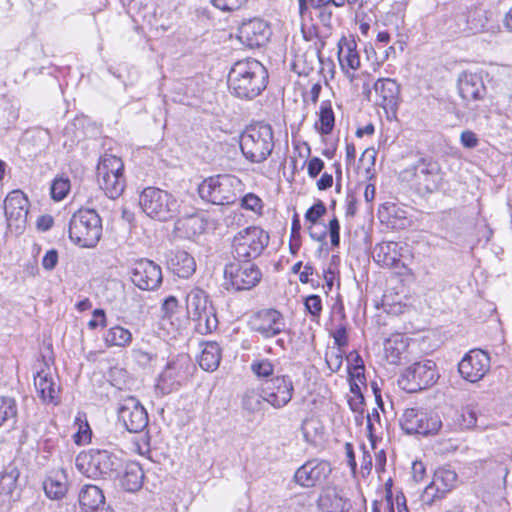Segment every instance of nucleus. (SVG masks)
Wrapping results in <instances>:
<instances>
[{
    "mask_svg": "<svg viewBox=\"0 0 512 512\" xmlns=\"http://www.w3.org/2000/svg\"><path fill=\"white\" fill-rule=\"evenodd\" d=\"M268 72L261 62L246 58L233 64L228 73V87L231 93L245 100H251L266 88Z\"/></svg>",
    "mask_w": 512,
    "mask_h": 512,
    "instance_id": "nucleus-1",
    "label": "nucleus"
},
{
    "mask_svg": "<svg viewBox=\"0 0 512 512\" xmlns=\"http://www.w3.org/2000/svg\"><path fill=\"white\" fill-rule=\"evenodd\" d=\"M274 148L272 127L256 123L246 127L240 135V149L243 156L252 163L264 162Z\"/></svg>",
    "mask_w": 512,
    "mask_h": 512,
    "instance_id": "nucleus-2",
    "label": "nucleus"
},
{
    "mask_svg": "<svg viewBox=\"0 0 512 512\" xmlns=\"http://www.w3.org/2000/svg\"><path fill=\"white\" fill-rule=\"evenodd\" d=\"M102 220L94 209H79L69 221V238L83 248H94L102 236Z\"/></svg>",
    "mask_w": 512,
    "mask_h": 512,
    "instance_id": "nucleus-3",
    "label": "nucleus"
},
{
    "mask_svg": "<svg viewBox=\"0 0 512 512\" xmlns=\"http://www.w3.org/2000/svg\"><path fill=\"white\" fill-rule=\"evenodd\" d=\"M241 181L234 175L219 174L203 180L198 193L204 201L214 205H231L235 203L240 191Z\"/></svg>",
    "mask_w": 512,
    "mask_h": 512,
    "instance_id": "nucleus-4",
    "label": "nucleus"
},
{
    "mask_svg": "<svg viewBox=\"0 0 512 512\" xmlns=\"http://www.w3.org/2000/svg\"><path fill=\"white\" fill-rule=\"evenodd\" d=\"M75 466L88 478H111L117 473L119 459L108 450L90 449L77 455Z\"/></svg>",
    "mask_w": 512,
    "mask_h": 512,
    "instance_id": "nucleus-5",
    "label": "nucleus"
},
{
    "mask_svg": "<svg viewBox=\"0 0 512 512\" xmlns=\"http://www.w3.org/2000/svg\"><path fill=\"white\" fill-rule=\"evenodd\" d=\"M269 234L258 226L240 230L232 240V254L238 261L258 258L269 244Z\"/></svg>",
    "mask_w": 512,
    "mask_h": 512,
    "instance_id": "nucleus-6",
    "label": "nucleus"
},
{
    "mask_svg": "<svg viewBox=\"0 0 512 512\" xmlns=\"http://www.w3.org/2000/svg\"><path fill=\"white\" fill-rule=\"evenodd\" d=\"M139 205L149 217L159 221H167L179 212L178 200L159 188L147 187L139 197Z\"/></svg>",
    "mask_w": 512,
    "mask_h": 512,
    "instance_id": "nucleus-7",
    "label": "nucleus"
},
{
    "mask_svg": "<svg viewBox=\"0 0 512 512\" xmlns=\"http://www.w3.org/2000/svg\"><path fill=\"white\" fill-rule=\"evenodd\" d=\"M97 179L100 188L110 199L121 196L126 186L121 158L104 154L97 166Z\"/></svg>",
    "mask_w": 512,
    "mask_h": 512,
    "instance_id": "nucleus-8",
    "label": "nucleus"
},
{
    "mask_svg": "<svg viewBox=\"0 0 512 512\" xmlns=\"http://www.w3.org/2000/svg\"><path fill=\"white\" fill-rule=\"evenodd\" d=\"M187 315L196 323L200 334H208L218 327V319L212 306H208V296L200 288H193L186 296Z\"/></svg>",
    "mask_w": 512,
    "mask_h": 512,
    "instance_id": "nucleus-9",
    "label": "nucleus"
},
{
    "mask_svg": "<svg viewBox=\"0 0 512 512\" xmlns=\"http://www.w3.org/2000/svg\"><path fill=\"white\" fill-rule=\"evenodd\" d=\"M439 379L436 363L422 360L406 368L401 383L408 392H416L433 386Z\"/></svg>",
    "mask_w": 512,
    "mask_h": 512,
    "instance_id": "nucleus-10",
    "label": "nucleus"
},
{
    "mask_svg": "<svg viewBox=\"0 0 512 512\" xmlns=\"http://www.w3.org/2000/svg\"><path fill=\"white\" fill-rule=\"evenodd\" d=\"M399 422L405 433L423 436L436 434L442 426L437 414H429L415 408L406 409Z\"/></svg>",
    "mask_w": 512,
    "mask_h": 512,
    "instance_id": "nucleus-11",
    "label": "nucleus"
},
{
    "mask_svg": "<svg viewBox=\"0 0 512 512\" xmlns=\"http://www.w3.org/2000/svg\"><path fill=\"white\" fill-rule=\"evenodd\" d=\"M224 276L232 288L241 291L255 287L260 282L262 273L256 264L251 261H243L242 264H227L224 269Z\"/></svg>",
    "mask_w": 512,
    "mask_h": 512,
    "instance_id": "nucleus-12",
    "label": "nucleus"
},
{
    "mask_svg": "<svg viewBox=\"0 0 512 512\" xmlns=\"http://www.w3.org/2000/svg\"><path fill=\"white\" fill-rule=\"evenodd\" d=\"M118 420L131 433H140L148 425V413L134 396L122 399L117 408Z\"/></svg>",
    "mask_w": 512,
    "mask_h": 512,
    "instance_id": "nucleus-13",
    "label": "nucleus"
},
{
    "mask_svg": "<svg viewBox=\"0 0 512 512\" xmlns=\"http://www.w3.org/2000/svg\"><path fill=\"white\" fill-rule=\"evenodd\" d=\"M29 201L27 196L20 190L11 191L4 200V213L7 226L21 233L27 223Z\"/></svg>",
    "mask_w": 512,
    "mask_h": 512,
    "instance_id": "nucleus-14",
    "label": "nucleus"
},
{
    "mask_svg": "<svg viewBox=\"0 0 512 512\" xmlns=\"http://www.w3.org/2000/svg\"><path fill=\"white\" fill-rule=\"evenodd\" d=\"M249 327L263 338L270 339L284 330L285 320L276 309H262L251 316Z\"/></svg>",
    "mask_w": 512,
    "mask_h": 512,
    "instance_id": "nucleus-15",
    "label": "nucleus"
},
{
    "mask_svg": "<svg viewBox=\"0 0 512 512\" xmlns=\"http://www.w3.org/2000/svg\"><path fill=\"white\" fill-rule=\"evenodd\" d=\"M191 367L192 364L188 355H178L167 363L159 376L158 386L168 392L176 389L188 379Z\"/></svg>",
    "mask_w": 512,
    "mask_h": 512,
    "instance_id": "nucleus-16",
    "label": "nucleus"
},
{
    "mask_svg": "<svg viewBox=\"0 0 512 512\" xmlns=\"http://www.w3.org/2000/svg\"><path fill=\"white\" fill-rule=\"evenodd\" d=\"M262 386L267 397V404L274 409L285 407L293 398L294 384L288 375L272 377Z\"/></svg>",
    "mask_w": 512,
    "mask_h": 512,
    "instance_id": "nucleus-17",
    "label": "nucleus"
},
{
    "mask_svg": "<svg viewBox=\"0 0 512 512\" xmlns=\"http://www.w3.org/2000/svg\"><path fill=\"white\" fill-rule=\"evenodd\" d=\"M414 175L419 185L427 193L439 190L444 179V173L439 162L431 157H423L416 162Z\"/></svg>",
    "mask_w": 512,
    "mask_h": 512,
    "instance_id": "nucleus-18",
    "label": "nucleus"
},
{
    "mask_svg": "<svg viewBox=\"0 0 512 512\" xmlns=\"http://www.w3.org/2000/svg\"><path fill=\"white\" fill-rule=\"evenodd\" d=\"M131 281L141 290H155L162 283L161 267L151 260L141 259L132 268Z\"/></svg>",
    "mask_w": 512,
    "mask_h": 512,
    "instance_id": "nucleus-19",
    "label": "nucleus"
},
{
    "mask_svg": "<svg viewBox=\"0 0 512 512\" xmlns=\"http://www.w3.org/2000/svg\"><path fill=\"white\" fill-rule=\"evenodd\" d=\"M458 91L470 110L477 108L476 102L485 98L487 90L482 77L477 73L463 72L458 79Z\"/></svg>",
    "mask_w": 512,
    "mask_h": 512,
    "instance_id": "nucleus-20",
    "label": "nucleus"
},
{
    "mask_svg": "<svg viewBox=\"0 0 512 512\" xmlns=\"http://www.w3.org/2000/svg\"><path fill=\"white\" fill-rule=\"evenodd\" d=\"M331 472L332 468L327 461L312 459L296 470L294 480L302 487L311 488L323 483Z\"/></svg>",
    "mask_w": 512,
    "mask_h": 512,
    "instance_id": "nucleus-21",
    "label": "nucleus"
},
{
    "mask_svg": "<svg viewBox=\"0 0 512 512\" xmlns=\"http://www.w3.org/2000/svg\"><path fill=\"white\" fill-rule=\"evenodd\" d=\"M489 368V355L480 349L469 351L458 365L461 376L470 382H477L482 379Z\"/></svg>",
    "mask_w": 512,
    "mask_h": 512,
    "instance_id": "nucleus-22",
    "label": "nucleus"
},
{
    "mask_svg": "<svg viewBox=\"0 0 512 512\" xmlns=\"http://www.w3.org/2000/svg\"><path fill=\"white\" fill-rule=\"evenodd\" d=\"M457 480V473L450 467L438 468L434 473L433 481L424 490V500L427 504H431L435 498L443 497L456 487Z\"/></svg>",
    "mask_w": 512,
    "mask_h": 512,
    "instance_id": "nucleus-23",
    "label": "nucleus"
},
{
    "mask_svg": "<svg viewBox=\"0 0 512 512\" xmlns=\"http://www.w3.org/2000/svg\"><path fill=\"white\" fill-rule=\"evenodd\" d=\"M374 90L378 96V105L385 110H396L400 97V85L394 79H378L374 84Z\"/></svg>",
    "mask_w": 512,
    "mask_h": 512,
    "instance_id": "nucleus-24",
    "label": "nucleus"
},
{
    "mask_svg": "<svg viewBox=\"0 0 512 512\" xmlns=\"http://www.w3.org/2000/svg\"><path fill=\"white\" fill-rule=\"evenodd\" d=\"M169 270L180 278L188 279L196 271L195 259L184 250H172L166 256Z\"/></svg>",
    "mask_w": 512,
    "mask_h": 512,
    "instance_id": "nucleus-25",
    "label": "nucleus"
},
{
    "mask_svg": "<svg viewBox=\"0 0 512 512\" xmlns=\"http://www.w3.org/2000/svg\"><path fill=\"white\" fill-rule=\"evenodd\" d=\"M338 59L341 68L348 72L349 69L356 70L360 67V57L356 51V42L353 35L342 36L338 41Z\"/></svg>",
    "mask_w": 512,
    "mask_h": 512,
    "instance_id": "nucleus-26",
    "label": "nucleus"
},
{
    "mask_svg": "<svg viewBox=\"0 0 512 512\" xmlns=\"http://www.w3.org/2000/svg\"><path fill=\"white\" fill-rule=\"evenodd\" d=\"M43 489L50 499H62L68 491L67 474L63 469L52 470L43 482Z\"/></svg>",
    "mask_w": 512,
    "mask_h": 512,
    "instance_id": "nucleus-27",
    "label": "nucleus"
},
{
    "mask_svg": "<svg viewBox=\"0 0 512 512\" xmlns=\"http://www.w3.org/2000/svg\"><path fill=\"white\" fill-rule=\"evenodd\" d=\"M34 385L38 396L44 403H58L59 387L53 381V378L49 373L44 370L39 371L34 377Z\"/></svg>",
    "mask_w": 512,
    "mask_h": 512,
    "instance_id": "nucleus-28",
    "label": "nucleus"
},
{
    "mask_svg": "<svg viewBox=\"0 0 512 512\" xmlns=\"http://www.w3.org/2000/svg\"><path fill=\"white\" fill-rule=\"evenodd\" d=\"M321 512H348V501L334 488H327L319 495L317 501Z\"/></svg>",
    "mask_w": 512,
    "mask_h": 512,
    "instance_id": "nucleus-29",
    "label": "nucleus"
},
{
    "mask_svg": "<svg viewBox=\"0 0 512 512\" xmlns=\"http://www.w3.org/2000/svg\"><path fill=\"white\" fill-rule=\"evenodd\" d=\"M105 504L102 490L96 485H84L79 492V505L82 512H94Z\"/></svg>",
    "mask_w": 512,
    "mask_h": 512,
    "instance_id": "nucleus-30",
    "label": "nucleus"
},
{
    "mask_svg": "<svg viewBox=\"0 0 512 512\" xmlns=\"http://www.w3.org/2000/svg\"><path fill=\"white\" fill-rule=\"evenodd\" d=\"M399 244L393 241L378 244L374 249V260L382 266L397 268L401 262Z\"/></svg>",
    "mask_w": 512,
    "mask_h": 512,
    "instance_id": "nucleus-31",
    "label": "nucleus"
},
{
    "mask_svg": "<svg viewBox=\"0 0 512 512\" xmlns=\"http://www.w3.org/2000/svg\"><path fill=\"white\" fill-rule=\"evenodd\" d=\"M267 397L263 386L248 388L241 397L242 408L248 414H256L264 409Z\"/></svg>",
    "mask_w": 512,
    "mask_h": 512,
    "instance_id": "nucleus-32",
    "label": "nucleus"
},
{
    "mask_svg": "<svg viewBox=\"0 0 512 512\" xmlns=\"http://www.w3.org/2000/svg\"><path fill=\"white\" fill-rule=\"evenodd\" d=\"M144 472L139 463L131 461L125 465L120 479L121 486L128 492L138 491L143 484Z\"/></svg>",
    "mask_w": 512,
    "mask_h": 512,
    "instance_id": "nucleus-33",
    "label": "nucleus"
},
{
    "mask_svg": "<svg viewBox=\"0 0 512 512\" xmlns=\"http://www.w3.org/2000/svg\"><path fill=\"white\" fill-rule=\"evenodd\" d=\"M201 354L198 359L200 367L205 371H214L221 361V349L216 342L201 344Z\"/></svg>",
    "mask_w": 512,
    "mask_h": 512,
    "instance_id": "nucleus-34",
    "label": "nucleus"
},
{
    "mask_svg": "<svg viewBox=\"0 0 512 512\" xmlns=\"http://www.w3.org/2000/svg\"><path fill=\"white\" fill-rule=\"evenodd\" d=\"M321 62L320 48L308 50L302 55H296L293 62V70L300 76H309L315 69V65Z\"/></svg>",
    "mask_w": 512,
    "mask_h": 512,
    "instance_id": "nucleus-35",
    "label": "nucleus"
},
{
    "mask_svg": "<svg viewBox=\"0 0 512 512\" xmlns=\"http://www.w3.org/2000/svg\"><path fill=\"white\" fill-rule=\"evenodd\" d=\"M18 406L14 398L0 396V428L12 427L17 422Z\"/></svg>",
    "mask_w": 512,
    "mask_h": 512,
    "instance_id": "nucleus-36",
    "label": "nucleus"
},
{
    "mask_svg": "<svg viewBox=\"0 0 512 512\" xmlns=\"http://www.w3.org/2000/svg\"><path fill=\"white\" fill-rule=\"evenodd\" d=\"M104 341L109 347H126L132 342V333L122 326H114L106 331Z\"/></svg>",
    "mask_w": 512,
    "mask_h": 512,
    "instance_id": "nucleus-37",
    "label": "nucleus"
},
{
    "mask_svg": "<svg viewBox=\"0 0 512 512\" xmlns=\"http://www.w3.org/2000/svg\"><path fill=\"white\" fill-rule=\"evenodd\" d=\"M319 124L316 123V128L323 135H328L332 132L335 124L334 112L330 102H322L319 112Z\"/></svg>",
    "mask_w": 512,
    "mask_h": 512,
    "instance_id": "nucleus-38",
    "label": "nucleus"
},
{
    "mask_svg": "<svg viewBox=\"0 0 512 512\" xmlns=\"http://www.w3.org/2000/svg\"><path fill=\"white\" fill-rule=\"evenodd\" d=\"M20 472L16 467L9 466L0 474V494L10 495L17 486Z\"/></svg>",
    "mask_w": 512,
    "mask_h": 512,
    "instance_id": "nucleus-39",
    "label": "nucleus"
},
{
    "mask_svg": "<svg viewBox=\"0 0 512 512\" xmlns=\"http://www.w3.org/2000/svg\"><path fill=\"white\" fill-rule=\"evenodd\" d=\"M250 370L256 378L268 379L274 374V364L270 359L257 358L250 364Z\"/></svg>",
    "mask_w": 512,
    "mask_h": 512,
    "instance_id": "nucleus-40",
    "label": "nucleus"
},
{
    "mask_svg": "<svg viewBox=\"0 0 512 512\" xmlns=\"http://www.w3.org/2000/svg\"><path fill=\"white\" fill-rule=\"evenodd\" d=\"M406 344L400 336L387 339L384 344V349L387 357L391 358L392 363H396L400 359V355L405 350Z\"/></svg>",
    "mask_w": 512,
    "mask_h": 512,
    "instance_id": "nucleus-41",
    "label": "nucleus"
},
{
    "mask_svg": "<svg viewBox=\"0 0 512 512\" xmlns=\"http://www.w3.org/2000/svg\"><path fill=\"white\" fill-rule=\"evenodd\" d=\"M70 191V181L68 178H55L52 182L50 192L51 197L56 201L63 200Z\"/></svg>",
    "mask_w": 512,
    "mask_h": 512,
    "instance_id": "nucleus-42",
    "label": "nucleus"
},
{
    "mask_svg": "<svg viewBox=\"0 0 512 512\" xmlns=\"http://www.w3.org/2000/svg\"><path fill=\"white\" fill-rule=\"evenodd\" d=\"M343 351L339 348H332L325 354V362L327 367L332 373H336L342 366L343 362Z\"/></svg>",
    "mask_w": 512,
    "mask_h": 512,
    "instance_id": "nucleus-43",
    "label": "nucleus"
},
{
    "mask_svg": "<svg viewBox=\"0 0 512 512\" xmlns=\"http://www.w3.org/2000/svg\"><path fill=\"white\" fill-rule=\"evenodd\" d=\"M241 206L246 210L260 214L263 208V202L257 195L248 193L242 198Z\"/></svg>",
    "mask_w": 512,
    "mask_h": 512,
    "instance_id": "nucleus-44",
    "label": "nucleus"
},
{
    "mask_svg": "<svg viewBox=\"0 0 512 512\" xmlns=\"http://www.w3.org/2000/svg\"><path fill=\"white\" fill-rule=\"evenodd\" d=\"M326 213V206L322 201H318L313 206H311L305 214V219L311 223V225H316L318 220Z\"/></svg>",
    "mask_w": 512,
    "mask_h": 512,
    "instance_id": "nucleus-45",
    "label": "nucleus"
},
{
    "mask_svg": "<svg viewBox=\"0 0 512 512\" xmlns=\"http://www.w3.org/2000/svg\"><path fill=\"white\" fill-rule=\"evenodd\" d=\"M247 0H211L214 7L221 11H234L241 8Z\"/></svg>",
    "mask_w": 512,
    "mask_h": 512,
    "instance_id": "nucleus-46",
    "label": "nucleus"
},
{
    "mask_svg": "<svg viewBox=\"0 0 512 512\" xmlns=\"http://www.w3.org/2000/svg\"><path fill=\"white\" fill-rule=\"evenodd\" d=\"M305 308L313 316L319 317L322 311V301L318 295H310L305 299Z\"/></svg>",
    "mask_w": 512,
    "mask_h": 512,
    "instance_id": "nucleus-47",
    "label": "nucleus"
},
{
    "mask_svg": "<svg viewBox=\"0 0 512 512\" xmlns=\"http://www.w3.org/2000/svg\"><path fill=\"white\" fill-rule=\"evenodd\" d=\"M242 29L246 32H265L269 29V24L260 18H253L242 24Z\"/></svg>",
    "mask_w": 512,
    "mask_h": 512,
    "instance_id": "nucleus-48",
    "label": "nucleus"
},
{
    "mask_svg": "<svg viewBox=\"0 0 512 512\" xmlns=\"http://www.w3.org/2000/svg\"><path fill=\"white\" fill-rule=\"evenodd\" d=\"M178 308L179 304L176 297L169 296L163 301L161 310L164 317L171 319L172 316L177 312Z\"/></svg>",
    "mask_w": 512,
    "mask_h": 512,
    "instance_id": "nucleus-49",
    "label": "nucleus"
},
{
    "mask_svg": "<svg viewBox=\"0 0 512 512\" xmlns=\"http://www.w3.org/2000/svg\"><path fill=\"white\" fill-rule=\"evenodd\" d=\"M460 142L463 147L473 149L478 146L479 139L473 131L465 130L460 135Z\"/></svg>",
    "mask_w": 512,
    "mask_h": 512,
    "instance_id": "nucleus-50",
    "label": "nucleus"
},
{
    "mask_svg": "<svg viewBox=\"0 0 512 512\" xmlns=\"http://www.w3.org/2000/svg\"><path fill=\"white\" fill-rule=\"evenodd\" d=\"M334 343L337 345L336 348L342 349V347L348 344L347 329L344 325L338 326L332 333Z\"/></svg>",
    "mask_w": 512,
    "mask_h": 512,
    "instance_id": "nucleus-51",
    "label": "nucleus"
},
{
    "mask_svg": "<svg viewBox=\"0 0 512 512\" xmlns=\"http://www.w3.org/2000/svg\"><path fill=\"white\" fill-rule=\"evenodd\" d=\"M106 326V315L103 309H95L93 311V318L88 322V328L91 330L96 329L97 327H105Z\"/></svg>",
    "mask_w": 512,
    "mask_h": 512,
    "instance_id": "nucleus-52",
    "label": "nucleus"
},
{
    "mask_svg": "<svg viewBox=\"0 0 512 512\" xmlns=\"http://www.w3.org/2000/svg\"><path fill=\"white\" fill-rule=\"evenodd\" d=\"M91 439V429L86 422L84 425H80L78 432L74 435V441L78 445L86 444Z\"/></svg>",
    "mask_w": 512,
    "mask_h": 512,
    "instance_id": "nucleus-53",
    "label": "nucleus"
},
{
    "mask_svg": "<svg viewBox=\"0 0 512 512\" xmlns=\"http://www.w3.org/2000/svg\"><path fill=\"white\" fill-rule=\"evenodd\" d=\"M318 426H319V423L317 421H315V420L311 419V420H304L303 421L302 426H301V430H302L304 439L307 442H312L313 441L312 435H311V430H314L315 433H317Z\"/></svg>",
    "mask_w": 512,
    "mask_h": 512,
    "instance_id": "nucleus-54",
    "label": "nucleus"
},
{
    "mask_svg": "<svg viewBox=\"0 0 512 512\" xmlns=\"http://www.w3.org/2000/svg\"><path fill=\"white\" fill-rule=\"evenodd\" d=\"M324 168V162L319 157H313L308 162V175L311 178L317 177Z\"/></svg>",
    "mask_w": 512,
    "mask_h": 512,
    "instance_id": "nucleus-55",
    "label": "nucleus"
},
{
    "mask_svg": "<svg viewBox=\"0 0 512 512\" xmlns=\"http://www.w3.org/2000/svg\"><path fill=\"white\" fill-rule=\"evenodd\" d=\"M476 413L472 409H465L462 413V423L460 425L465 429H470L476 425Z\"/></svg>",
    "mask_w": 512,
    "mask_h": 512,
    "instance_id": "nucleus-56",
    "label": "nucleus"
},
{
    "mask_svg": "<svg viewBox=\"0 0 512 512\" xmlns=\"http://www.w3.org/2000/svg\"><path fill=\"white\" fill-rule=\"evenodd\" d=\"M58 262V253L56 250H49L46 252L42 259V266L46 270H52L55 268Z\"/></svg>",
    "mask_w": 512,
    "mask_h": 512,
    "instance_id": "nucleus-57",
    "label": "nucleus"
},
{
    "mask_svg": "<svg viewBox=\"0 0 512 512\" xmlns=\"http://www.w3.org/2000/svg\"><path fill=\"white\" fill-rule=\"evenodd\" d=\"M347 362L348 370L357 368H360V370H365L364 361L356 351H352L347 355Z\"/></svg>",
    "mask_w": 512,
    "mask_h": 512,
    "instance_id": "nucleus-58",
    "label": "nucleus"
},
{
    "mask_svg": "<svg viewBox=\"0 0 512 512\" xmlns=\"http://www.w3.org/2000/svg\"><path fill=\"white\" fill-rule=\"evenodd\" d=\"M357 211V198L354 194L348 193L346 196V216L353 217Z\"/></svg>",
    "mask_w": 512,
    "mask_h": 512,
    "instance_id": "nucleus-59",
    "label": "nucleus"
},
{
    "mask_svg": "<svg viewBox=\"0 0 512 512\" xmlns=\"http://www.w3.org/2000/svg\"><path fill=\"white\" fill-rule=\"evenodd\" d=\"M54 220L50 215H42L37 220V228L41 231H48L53 226Z\"/></svg>",
    "mask_w": 512,
    "mask_h": 512,
    "instance_id": "nucleus-60",
    "label": "nucleus"
},
{
    "mask_svg": "<svg viewBox=\"0 0 512 512\" xmlns=\"http://www.w3.org/2000/svg\"><path fill=\"white\" fill-rule=\"evenodd\" d=\"M413 479L416 482L422 481L425 474V467L422 462H414L412 465Z\"/></svg>",
    "mask_w": 512,
    "mask_h": 512,
    "instance_id": "nucleus-61",
    "label": "nucleus"
},
{
    "mask_svg": "<svg viewBox=\"0 0 512 512\" xmlns=\"http://www.w3.org/2000/svg\"><path fill=\"white\" fill-rule=\"evenodd\" d=\"M375 470L377 473H381L385 471L386 464V454L383 450H380L375 455Z\"/></svg>",
    "mask_w": 512,
    "mask_h": 512,
    "instance_id": "nucleus-62",
    "label": "nucleus"
},
{
    "mask_svg": "<svg viewBox=\"0 0 512 512\" xmlns=\"http://www.w3.org/2000/svg\"><path fill=\"white\" fill-rule=\"evenodd\" d=\"M333 185V177L331 174L324 173L317 181V188L319 190H327Z\"/></svg>",
    "mask_w": 512,
    "mask_h": 512,
    "instance_id": "nucleus-63",
    "label": "nucleus"
},
{
    "mask_svg": "<svg viewBox=\"0 0 512 512\" xmlns=\"http://www.w3.org/2000/svg\"><path fill=\"white\" fill-rule=\"evenodd\" d=\"M371 468H372V458H371V455L367 451H364L363 461H362V464H361V473H362V475L363 476L369 475L370 472H371Z\"/></svg>",
    "mask_w": 512,
    "mask_h": 512,
    "instance_id": "nucleus-64",
    "label": "nucleus"
}]
</instances>
